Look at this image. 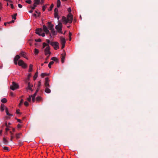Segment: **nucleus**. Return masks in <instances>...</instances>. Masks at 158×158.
<instances>
[{
    "instance_id": "obj_31",
    "label": "nucleus",
    "mask_w": 158,
    "mask_h": 158,
    "mask_svg": "<svg viewBox=\"0 0 158 158\" xmlns=\"http://www.w3.org/2000/svg\"><path fill=\"white\" fill-rule=\"evenodd\" d=\"M45 91L47 93H49L51 92L50 89L48 88H46L45 89Z\"/></svg>"
},
{
    "instance_id": "obj_63",
    "label": "nucleus",
    "mask_w": 158,
    "mask_h": 158,
    "mask_svg": "<svg viewBox=\"0 0 158 158\" xmlns=\"http://www.w3.org/2000/svg\"><path fill=\"white\" fill-rule=\"evenodd\" d=\"M2 130H0V135H2Z\"/></svg>"
},
{
    "instance_id": "obj_10",
    "label": "nucleus",
    "mask_w": 158,
    "mask_h": 158,
    "mask_svg": "<svg viewBox=\"0 0 158 158\" xmlns=\"http://www.w3.org/2000/svg\"><path fill=\"white\" fill-rule=\"evenodd\" d=\"M27 53L26 52H24L22 51H21L19 53V55L22 57H24V58L27 59Z\"/></svg>"
},
{
    "instance_id": "obj_23",
    "label": "nucleus",
    "mask_w": 158,
    "mask_h": 158,
    "mask_svg": "<svg viewBox=\"0 0 158 158\" xmlns=\"http://www.w3.org/2000/svg\"><path fill=\"white\" fill-rule=\"evenodd\" d=\"M42 100V98L41 96H38L36 98V100L37 102H39Z\"/></svg>"
},
{
    "instance_id": "obj_1",
    "label": "nucleus",
    "mask_w": 158,
    "mask_h": 158,
    "mask_svg": "<svg viewBox=\"0 0 158 158\" xmlns=\"http://www.w3.org/2000/svg\"><path fill=\"white\" fill-rule=\"evenodd\" d=\"M20 57L19 55H17L14 59V63L15 65H18L21 66L23 69H26L27 66V64L22 60H19Z\"/></svg>"
},
{
    "instance_id": "obj_44",
    "label": "nucleus",
    "mask_w": 158,
    "mask_h": 158,
    "mask_svg": "<svg viewBox=\"0 0 158 158\" xmlns=\"http://www.w3.org/2000/svg\"><path fill=\"white\" fill-rule=\"evenodd\" d=\"M10 95L12 97H15V95H14V94L12 92H10Z\"/></svg>"
},
{
    "instance_id": "obj_14",
    "label": "nucleus",
    "mask_w": 158,
    "mask_h": 158,
    "mask_svg": "<svg viewBox=\"0 0 158 158\" xmlns=\"http://www.w3.org/2000/svg\"><path fill=\"white\" fill-rule=\"evenodd\" d=\"M62 28V27L61 25H57L56 27V29L58 32H60L61 31Z\"/></svg>"
},
{
    "instance_id": "obj_25",
    "label": "nucleus",
    "mask_w": 158,
    "mask_h": 158,
    "mask_svg": "<svg viewBox=\"0 0 158 158\" xmlns=\"http://www.w3.org/2000/svg\"><path fill=\"white\" fill-rule=\"evenodd\" d=\"M48 74L46 73H43L41 74V76L42 77H44L48 76Z\"/></svg>"
},
{
    "instance_id": "obj_16",
    "label": "nucleus",
    "mask_w": 158,
    "mask_h": 158,
    "mask_svg": "<svg viewBox=\"0 0 158 158\" xmlns=\"http://www.w3.org/2000/svg\"><path fill=\"white\" fill-rule=\"evenodd\" d=\"M5 105L3 104H1L0 106V110L1 111H3L5 110Z\"/></svg>"
},
{
    "instance_id": "obj_54",
    "label": "nucleus",
    "mask_w": 158,
    "mask_h": 158,
    "mask_svg": "<svg viewBox=\"0 0 158 158\" xmlns=\"http://www.w3.org/2000/svg\"><path fill=\"white\" fill-rule=\"evenodd\" d=\"M35 95H36V93L34 94L33 95H31V97L32 98H33L34 97V98H35Z\"/></svg>"
},
{
    "instance_id": "obj_3",
    "label": "nucleus",
    "mask_w": 158,
    "mask_h": 158,
    "mask_svg": "<svg viewBox=\"0 0 158 158\" xmlns=\"http://www.w3.org/2000/svg\"><path fill=\"white\" fill-rule=\"evenodd\" d=\"M46 47L44 49V54L46 56H47L48 57H49L51 54L50 52V48L48 44H47L46 43L44 42L42 44V48H44Z\"/></svg>"
},
{
    "instance_id": "obj_56",
    "label": "nucleus",
    "mask_w": 158,
    "mask_h": 158,
    "mask_svg": "<svg viewBox=\"0 0 158 158\" xmlns=\"http://www.w3.org/2000/svg\"><path fill=\"white\" fill-rule=\"evenodd\" d=\"M18 6L20 8H21L22 7V6L20 4H19Z\"/></svg>"
},
{
    "instance_id": "obj_34",
    "label": "nucleus",
    "mask_w": 158,
    "mask_h": 158,
    "mask_svg": "<svg viewBox=\"0 0 158 158\" xmlns=\"http://www.w3.org/2000/svg\"><path fill=\"white\" fill-rule=\"evenodd\" d=\"M23 103V99H21L20 100V102L18 105L19 107H20L21 106V105Z\"/></svg>"
},
{
    "instance_id": "obj_26",
    "label": "nucleus",
    "mask_w": 158,
    "mask_h": 158,
    "mask_svg": "<svg viewBox=\"0 0 158 158\" xmlns=\"http://www.w3.org/2000/svg\"><path fill=\"white\" fill-rule=\"evenodd\" d=\"M16 113L17 114L21 115L22 114V113L20 112V110L19 109H16Z\"/></svg>"
},
{
    "instance_id": "obj_45",
    "label": "nucleus",
    "mask_w": 158,
    "mask_h": 158,
    "mask_svg": "<svg viewBox=\"0 0 158 158\" xmlns=\"http://www.w3.org/2000/svg\"><path fill=\"white\" fill-rule=\"evenodd\" d=\"M27 100L28 102H30L31 101V97L30 96H29V97L27 98Z\"/></svg>"
},
{
    "instance_id": "obj_50",
    "label": "nucleus",
    "mask_w": 158,
    "mask_h": 158,
    "mask_svg": "<svg viewBox=\"0 0 158 158\" xmlns=\"http://www.w3.org/2000/svg\"><path fill=\"white\" fill-rule=\"evenodd\" d=\"M35 12L36 13L38 14V15H37L38 17H39L40 16V12L38 13L37 11L36 10L35 11Z\"/></svg>"
},
{
    "instance_id": "obj_29",
    "label": "nucleus",
    "mask_w": 158,
    "mask_h": 158,
    "mask_svg": "<svg viewBox=\"0 0 158 158\" xmlns=\"http://www.w3.org/2000/svg\"><path fill=\"white\" fill-rule=\"evenodd\" d=\"M54 62L53 61H51L49 62L48 64V67L50 69L51 68V65L53 64H54Z\"/></svg>"
},
{
    "instance_id": "obj_24",
    "label": "nucleus",
    "mask_w": 158,
    "mask_h": 158,
    "mask_svg": "<svg viewBox=\"0 0 158 158\" xmlns=\"http://www.w3.org/2000/svg\"><path fill=\"white\" fill-rule=\"evenodd\" d=\"M37 77H38V72L37 71L35 73V75L33 77V80H35L37 78Z\"/></svg>"
},
{
    "instance_id": "obj_19",
    "label": "nucleus",
    "mask_w": 158,
    "mask_h": 158,
    "mask_svg": "<svg viewBox=\"0 0 158 158\" xmlns=\"http://www.w3.org/2000/svg\"><path fill=\"white\" fill-rule=\"evenodd\" d=\"M10 140L11 141H12L13 139L14 138V133L12 132V131H10Z\"/></svg>"
},
{
    "instance_id": "obj_15",
    "label": "nucleus",
    "mask_w": 158,
    "mask_h": 158,
    "mask_svg": "<svg viewBox=\"0 0 158 158\" xmlns=\"http://www.w3.org/2000/svg\"><path fill=\"white\" fill-rule=\"evenodd\" d=\"M22 135V134L21 133H17L15 134V137L16 139H19L20 137V136Z\"/></svg>"
},
{
    "instance_id": "obj_59",
    "label": "nucleus",
    "mask_w": 158,
    "mask_h": 158,
    "mask_svg": "<svg viewBox=\"0 0 158 158\" xmlns=\"http://www.w3.org/2000/svg\"><path fill=\"white\" fill-rule=\"evenodd\" d=\"M28 87H29V89H31V88L30 87V83H29L28 84Z\"/></svg>"
},
{
    "instance_id": "obj_17",
    "label": "nucleus",
    "mask_w": 158,
    "mask_h": 158,
    "mask_svg": "<svg viewBox=\"0 0 158 158\" xmlns=\"http://www.w3.org/2000/svg\"><path fill=\"white\" fill-rule=\"evenodd\" d=\"M3 142L5 144H6L9 143L8 141L5 137L3 138Z\"/></svg>"
},
{
    "instance_id": "obj_39",
    "label": "nucleus",
    "mask_w": 158,
    "mask_h": 158,
    "mask_svg": "<svg viewBox=\"0 0 158 158\" xmlns=\"http://www.w3.org/2000/svg\"><path fill=\"white\" fill-rule=\"evenodd\" d=\"M41 85V82L40 81H39L38 82L37 86L38 88H40Z\"/></svg>"
},
{
    "instance_id": "obj_6",
    "label": "nucleus",
    "mask_w": 158,
    "mask_h": 158,
    "mask_svg": "<svg viewBox=\"0 0 158 158\" xmlns=\"http://www.w3.org/2000/svg\"><path fill=\"white\" fill-rule=\"evenodd\" d=\"M60 43L62 45L61 48L63 49L64 48L66 43V41L64 38H60Z\"/></svg>"
},
{
    "instance_id": "obj_58",
    "label": "nucleus",
    "mask_w": 158,
    "mask_h": 158,
    "mask_svg": "<svg viewBox=\"0 0 158 158\" xmlns=\"http://www.w3.org/2000/svg\"><path fill=\"white\" fill-rule=\"evenodd\" d=\"M14 20H12V21H10V22L9 23H13L14 22Z\"/></svg>"
},
{
    "instance_id": "obj_4",
    "label": "nucleus",
    "mask_w": 158,
    "mask_h": 158,
    "mask_svg": "<svg viewBox=\"0 0 158 158\" xmlns=\"http://www.w3.org/2000/svg\"><path fill=\"white\" fill-rule=\"evenodd\" d=\"M50 45L55 50L59 49V44L57 42L51 41Z\"/></svg>"
},
{
    "instance_id": "obj_36",
    "label": "nucleus",
    "mask_w": 158,
    "mask_h": 158,
    "mask_svg": "<svg viewBox=\"0 0 158 158\" xmlns=\"http://www.w3.org/2000/svg\"><path fill=\"white\" fill-rule=\"evenodd\" d=\"M40 0H34V2H35V4H37L38 5L40 4Z\"/></svg>"
},
{
    "instance_id": "obj_7",
    "label": "nucleus",
    "mask_w": 158,
    "mask_h": 158,
    "mask_svg": "<svg viewBox=\"0 0 158 158\" xmlns=\"http://www.w3.org/2000/svg\"><path fill=\"white\" fill-rule=\"evenodd\" d=\"M54 16L55 18H56L58 20L59 19V16L58 15V10L57 8L55 9L54 10Z\"/></svg>"
},
{
    "instance_id": "obj_5",
    "label": "nucleus",
    "mask_w": 158,
    "mask_h": 158,
    "mask_svg": "<svg viewBox=\"0 0 158 158\" xmlns=\"http://www.w3.org/2000/svg\"><path fill=\"white\" fill-rule=\"evenodd\" d=\"M19 88V86L18 84H16L15 82H13L12 85L10 87V89L13 90H14L15 89H18Z\"/></svg>"
},
{
    "instance_id": "obj_51",
    "label": "nucleus",
    "mask_w": 158,
    "mask_h": 158,
    "mask_svg": "<svg viewBox=\"0 0 158 158\" xmlns=\"http://www.w3.org/2000/svg\"><path fill=\"white\" fill-rule=\"evenodd\" d=\"M17 121L18 122H19V123H22V121L21 119H17Z\"/></svg>"
},
{
    "instance_id": "obj_62",
    "label": "nucleus",
    "mask_w": 158,
    "mask_h": 158,
    "mask_svg": "<svg viewBox=\"0 0 158 158\" xmlns=\"http://www.w3.org/2000/svg\"><path fill=\"white\" fill-rule=\"evenodd\" d=\"M5 125L6 126V127H8L7 123V122H6L5 123Z\"/></svg>"
},
{
    "instance_id": "obj_13",
    "label": "nucleus",
    "mask_w": 158,
    "mask_h": 158,
    "mask_svg": "<svg viewBox=\"0 0 158 158\" xmlns=\"http://www.w3.org/2000/svg\"><path fill=\"white\" fill-rule=\"evenodd\" d=\"M43 28L44 31L46 33V34H48L49 32V31L47 27L45 25H44L43 26Z\"/></svg>"
},
{
    "instance_id": "obj_53",
    "label": "nucleus",
    "mask_w": 158,
    "mask_h": 158,
    "mask_svg": "<svg viewBox=\"0 0 158 158\" xmlns=\"http://www.w3.org/2000/svg\"><path fill=\"white\" fill-rule=\"evenodd\" d=\"M38 5L37 4H35V3L34 2L33 4V6H34L35 7H36Z\"/></svg>"
},
{
    "instance_id": "obj_37",
    "label": "nucleus",
    "mask_w": 158,
    "mask_h": 158,
    "mask_svg": "<svg viewBox=\"0 0 158 158\" xmlns=\"http://www.w3.org/2000/svg\"><path fill=\"white\" fill-rule=\"evenodd\" d=\"M29 103L27 101H25L24 102V105L26 107H28L29 106Z\"/></svg>"
},
{
    "instance_id": "obj_27",
    "label": "nucleus",
    "mask_w": 158,
    "mask_h": 158,
    "mask_svg": "<svg viewBox=\"0 0 158 158\" xmlns=\"http://www.w3.org/2000/svg\"><path fill=\"white\" fill-rule=\"evenodd\" d=\"M52 60L56 61V62H58V59L56 57H52L51 58Z\"/></svg>"
},
{
    "instance_id": "obj_64",
    "label": "nucleus",
    "mask_w": 158,
    "mask_h": 158,
    "mask_svg": "<svg viewBox=\"0 0 158 158\" xmlns=\"http://www.w3.org/2000/svg\"><path fill=\"white\" fill-rule=\"evenodd\" d=\"M31 76V73H30L28 75V77H30Z\"/></svg>"
},
{
    "instance_id": "obj_60",
    "label": "nucleus",
    "mask_w": 158,
    "mask_h": 158,
    "mask_svg": "<svg viewBox=\"0 0 158 158\" xmlns=\"http://www.w3.org/2000/svg\"><path fill=\"white\" fill-rule=\"evenodd\" d=\"M29 12L30 13H32L33 12V10L31 9V10L29 11Z\"/></svg>"
},
{
    "instance_id": "obj_8",
    "label": "nucleus",
    "mask_w": 158,
    "mask_h": 158,
    "mask_svg": "<svg viewBox=\"0 0 158 158\" xmlns=\"http://www.w3.org/2000/svg\"><path fill=\"white\" fill-rule=\"evenodd\" d=\"M66 55V54L65 51L61 55V61L62 63H63L64 62Z\"/></svg>"
},
{
    "instance_id": "obj_38",
    "label": "nucleus",
    "mask_w": 158,
    "mask_h": 158,
    "mask_svg": "<svg viewBox=\"0 0 158 158\" xmlns=\"http://www.w3.org/2000/svg\"><path fill=\"white\" fill-rule=\"evenodd\" d=\"M72 35V33L70 32H69V41H71V36Z\"/></svg>"
},
{
    "instance_id": "obj_22",
    "label": "nucleus",
    "mask_w": 158,
    "mask_h": 158,
    "mask_svg": "<svg viewBox=\"0 0 158 158\" xmlns=\"http://www.w3.org/2000/svg\"><path fill=\"white\" fill-rule=\"evenodd\" d=\"M39 52V51L38 49L36 48H35L34 51V53L35 55H37Z\"/></svg>"
},
{
    "instance_id": "obj_18",
    "label": "nucleus",
    "mask_w": 158,
    "mask_h": 158,
    "mask_svg": "<svg viewBox=\"0 0 158 158\" xmlns=\"http://www.w3.org/2000/svg\"><path fill=\"white\" fill-rule=\"evenodd\" d=\"M48 5H49V4H47L43 6L42 11L43 12H44L45 10L47 8V6Z\"/></svg>"
},
{
    "instance_id": "obj_49",
    "label": "nucleus",
    "mask_w": 158,
    "mask_h": 158,
    "mask_svg": "<svg viewBox=\"0 0 158 158\" xmlns=\"http://www.w3.org/2000/svg\"><path fill=\"white\" fill-rule=\"evenodd\" d=\"M10 6L11 8L12 9H13L14 7V5H13V4H10Z\"/></svg>"
},
{
    "instance_id": "obj_35",
    "label": "nucleus",
    "mask_w": 158,
    "mask_h": 158,
    "mask_svg": "<svg viewBox=\"0 0 158 158\" xmlns=\"http://www.w3.org/2000/svg\"><path fill=\"white\" fill-rule=\"evenodd\" d=\"M3 149L5 151H6L7 152H9L10 151V150L8 147L5 146L3 148Z\"/></svg>"
},
{
    "instance_id": "obj_21",
    "label": "nucleus",
    "mask_w": 158,
    "mask_h": 158,
    "mask_svg": "<svg viewBox=\"0 0 158 158\" xmlns=\"http://www.w3.org/2000/svg\"><path fill=\"white\" fill-rule=\"evenodd\" d=\"M33 69V65L32 64H30L29 66V69L28 70L29 72H31Z\"/></svg>"
},
{
    "instance_id": "obj_9",
    "label": "nucleus",
    "mask_w": 158,
    "mask_h": 158,
    "mask_svg": "<svg viewBox=\"0 0 158 158\" xmlns=\"http://www.w3.org/2000/svg\"><path fill=\"white\" fill-rule=\"evenodd\" d=\"M45 82L44 84L46 88H48L50 87L49 84V79L48 77L45 78Z\"/></svg>"
},
{
    "instance_id": "obj_2",
    "label": "nucleus",
    "mask_w": 158,
    "mask_h": 158,
    "mask_svg": "<svg viewBox=\"0 0 158 158\" xmlns=\"http://www.w3.org/2000/svg\"><path fill=\"white\" fill-rule=\"evenodd\" d=\"M73 20V15L71 13L68 14L66 17L63 16L62 18V21L65 23H72Z\"/></svg>"
},
{
    "instance_id": "obj_33",
    "label": "nucleus",
    "mask_w": 158,
    "mask_h": 158,
    "mask_svg": "<svg viewBox=\"0 0 158 158\" xmlns=\"http://www.w3.org/2000/svg\"><path fill=\"white\" fill-rule=\"evenodd\" d=\"M7 102V101L6 98H3L1 100V102L3 103H6Z\"/></svg>"
},
{
    "instance_id": "obj_41",
    "label": "nucleus",
    "mask_w": 158,
    "mask_h": 158,
    "mask_svg": "<svg viewBox=\"0 0 158 158\" xmlns=\"http://www.w3.org/2000/svg\"><path fill=\"white\" fill-rule=\"evenodd\" d=\"M46 42L47 43H46L47 44H50L51 41H50V40H49L47 39L46 40Z\"/></svg>"
},
{
    "instance_id": "obj_42",
    "label": "nucleus",
    "mask_w": 158,
    "mask_h": 158,
    "mask_svg": "<svg viewBox=\"0 0 158 158\" xmlns=\"http://www.w3.org/2000/svg\"><path fill=\"white\" fill-rule=\"evenodd\" d=\"M67 10H68V12L69 13V14L71 13V8L70 7H69V8H68Z\"/></svg>"
},
{
    "instance_id": "obj_32",
    "label": "nucleus",
    "mask_w": 158,
    "mask_h": 158,
    "mask_svg": "<svg viewBox=\"0 0 158 158\" xmlns=\"http://www.w3.org/2000/svg\"><path fill=\"white\" fill-rule=\"evenodd\" d=\"M61 4V2L60 0H57V6L58 7H60Z\"/></svg>"
},
{
    "instance_id": "obj_52",
    "label": "nucleus",
    "mask_w": 158,
    "mask_h": 158,
    "mask_svg": "<svg viewBox=\"0 0 158 158\" xmlns=\"http://www.w3.org/2000/svg\"><path fill=\"white\" fill-rule=\"evenodd\" d=\"M23 145V142H19V145L20 146H22Z\"/></svg>"
},
{
    "instance_id": "obj_30",
    "label": "nucleus",
    "mask_w": 158,
    "mask_h": 158,
    "mask_svg": "<svg viewBox=\"0 0 158 158\" xmlns=\"http://www.w3.org/2000/svg\"><path fill=\"white\" fill-rule=\"evenodd\" d=\"M17 15V13H15L13 15H12L11 16L12 18V19H16V16Z\"/></svg>"
},
{
    "instance_id": "obj_11",
    "label": "nucleus",
    "mask_w": 158,
    "mask_h": 158,
    "mask_svg": "<svg viewBox=\"0 0 158 158\" xmlns=\"http://www.w3.org/2000/svg\"><path fill=\"white\" fill-rule=\"evenodd\" d=\"M48 27L49 29L52 30L53 29L54 25L52 24L51 22H48Z\"/></svg>"
},
{
    "instance_id": "obj_61",
    "label": "nucleus",
    "mask_w": 158,
    "mask_h": 158,
    "mask_svg": "<svg viewBox=\"0 0 158 158\" xmlns=\"http://www.w3.org/2000/svg\"><path fill=\"white\" fill-rule=\"evenodd\" d=\"M32 98V102H35V98H34V97Z\"/></svg>"
},
{
    "instance_id": "obj_55",
    "label": "nucleus",
    "mask_w": 158,
    "mask_h": 158,
    "mask_svg": "<svg viewBox=\"0 0 158 158\" xmlns=\"http://www.w3.org/2000/svg\"><path fill=\"white\" fill-rule=\"evenodd\" d=\"M10 129H9V128L8 127H7L5 129V130L6 132H7V131H8Z\"/></svg>"
},
{
    "instance_id": "obj_48",
    "label": "nucleus",
    "mask_w": 158,
    "mask_h": 158,
    "mask_svg": "<svg viewBox=\"0 0 158 158\" xmlns=\"http://www.w3.org/2000/svg\"><path fill=\"white\" fill-rule=\"evenodd\" d=\"M2 5L1 2H0V9L2 10Z\"/></svg>"
},
{
    "instance_id": "obj_28",
    "label": "nucleus",
    "mask_w": 158,
    "mask_h": 158,
    "mask_svg": "<svg viewBox=\"0 0 158 158\" xmlns=\"http://www.w3.org/2000/svg\"><path fill=\"white\" fill-rule=\"evenodd\" d=\"M54 6V5L53 4H52L51 6H50V7L48 9V11H51L52 10V8Z\"/></svg>"
},
{
    "instance_id": "obj_47",
    "label": "nucleus",
    "mask_w": 158,
    "mask_h": 158,
    "mask_svg": "<svg viewBox=\"0 0 158 158\" xmlns=\"http://www.w3.org/2000/svg\"><path fill=\"white\" fill-rule=\"evenodd\" d=\"M40 35H41L43 37H44L45 36V33L42 32V33H41L40 34Z\"/></svg>"
},
{
    "instance_id": "obj_46",
    "label": "nucleus",
    "mask_w": 158,
    "mask_h": 158,
    "mask_svg": "<svg viewBox=\"0 0 158 158\" xmlns=\"http://www.w3.org/2000/svg\"><path fill=\"white\" fill-rule=\"evenodd\" d=\"M22 126L21 124H18L17 125V127L18 128H20L22 127Z\"/></svg>"
},
{
    "instance_id": "obj_20",
    "label": "nucleus",
    "mask_w": 158,
    "mask_h": 158,
    "mask_svg": "<svg viewBox=\"0 0 158 158\" xmlns=\"http://www.w3.org/2000/svg\"><path fill=\"white\" fill-rule=\"evenodd\" d=\"M5 110H6V114L7 115H8V116H12L13 115L12 114L9 113V112L8 110V109L7 108V107L6 108Z\"/></svg>"
},
{
    "instance_id": "obj_43",
    "label": "nucleus",
    "mask_w": 158,
    "mask_h": 158,
    "mask_svg": "<svg viewBox=\"0 0 158 158\" xmlns=\"http://www.w3.org/2000/svg\"><path fill=\"white\" fill-rule=\"evenodd\" d=\"M26 2L28 4H31V0H27L26 1Z\"/></svg>"
},
{
    "instance_id": "obj_40",
    "label": "nucleus",
    "mask_w": 158,
    "mask_h": 158,
    "mask_svg": "<svg viewBox=\"0 0 158 158\" xmlns=\"http://www.w3.org/2000/svg\"><path fill=\"white\" fill-rule=\"evenodd\" d=\"M51 30V33H52V35H55V31L54 30V29H52Z\"/></svg>"
},
{
    "instance_id": "obj_57",
    "label": "nucleus",
    "mask_w": 158,
    "mask_h": 158,
    "mask_svg": "<svg viewBox=\"0 0 158 158\" xmlns=\"http://www.w3.org/2000/svg\"><path fill=\"white\" fill-rule=\"evenodd\" d=\"M31 9L33 10L35 9V7L34 6H31Z\"/></svg>"
},
{
    "instance_id": "obj_12",
    "label": "nucleus",
    "mask_w": 158,
    "mask_h": 158,
    "mask_svg": "<svg viewBox=\"0 0 158 158\" xmlns=\"http://www.w3.org/2000/svg\"><path fill=\"white\" fill-rule=\"evenodd\" d=\"M42 32V30L41 28H37L35 30V33L39 35H40Z\"/></svg>"
}]
</instances>
